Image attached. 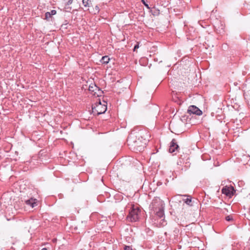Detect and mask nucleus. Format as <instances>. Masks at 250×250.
<instances>
[{
  "label": "nucleus",
  "instance_id": "6e6552de",
  "mask_svg": "<svg viewBox=\"0 0 250 250\" xmlns=\"http://www.w3.org/2000/svg\"><path fill=\"white\" fill-rule=\"evenodd\" d=\"M164 208L163 203L161 202V207L158 208V210L156 211V215L159 218H162L164 215Z\"/></svg>",
  "mask_w": 250,
  "mask_h": 250
},
{
  "label": "nucleus",
  "instance_id": "f3484780",
  "mask_svg": "<svg viewBox=\"0 0 250 250\" xmlns=\"http://www.w3.org/2000/svg\"><path fill=\"white\" fill-rule=\"evenodd\" d=\"M132 138H133V136H132V135H130V136L128 137V141H131V140L132 139Z\"/></svg>",
  "mask_w": 250,
  "mask_h": 250
},
{
  "label": "nucleus",
  "instance_id": "f257e3e1",
  "mask_svg": "<svg viewBox=\"0 0 250 250\" xmlns=\"http://www.w3.org/2000/svg\"><path fill=\"white\" fill-rule=\"evenodd\" d=\"M104 104H102L100 101L96 103L92 108V113L94 115H99L104 113L107 110V106L105 104L106 103L104 101Z\"/></svg>",
  "mask_w": 250,
  "mask_h": 250
},
{
  "label": "nucleus",
  "instance_id": "2eb2a0df",
  "mask_svg": "<svg viewBox=\"0 0 250 250\" xmlns=\"http://www.w3.org/2000/svg\"><path fill=\"white\" fill-rule=\"evenodd\" d=\"M226 219L227 220V221H230L232 219V218L231 216H228L226 217Z\"/></svg>",
  "mask_w": 250,
  "mask_h": 250
},
{
  "label": "nucleus",
  "instance_id": "9b49d317",
  "mask_svg": "<svg viewBox=\"0 0 250 250\" xmlns=\"http://www.w3.org/2000/svg\"><path fill=\"white\" fill-rule=\"evenodd\" d=\"M184 201L187 205H191L190 203L191 202V199L190 197H188L186 199H184Z\"/></svg>",
  "mask_w": 250,
  "mask_h": 250
},
{
  "label": "nucleus",
  "instance_id": "7ed1b4c3",
  "mask_svg": "<svg viewBox=\"0 0 250 250\" xmlns=\"http://www.w3.org/2000/svg\"><path fill=\"white\" fill-rule=\"evenodd\" d=\"M222 193L227 196L231 197L235 192V190L232 186H225L222 189Z\"/></svg>",
  "mask_w": 250,
  "mask_h": 250
},
{
  "label": "nucleus",
  "instance_id": "39448f33",
  "mask_svg": "<svg viewBox=\"0 0 250 250\" xmlns=\"http://www.w3.org/2000/svg\"><path fill=\"white\" fill-rule=\"evenodd\" d=\"M89 90L91 92H94L93 95H97V96H99L101 93V90L95 84H91L89 85Z\"/></svg>",
  "mask_w": 250,
  "mask_h": 250
},
{
  "label": "nucleus",
  "instance_id": "20e7f679",
  "mask_svg": "<svg viewBox=\"0 0 250 250\" xmlns=\"http://www.w3.org/2000/svg\"><path fill=\"white\" fill-rule=\"evenodd\" d=\"M188 112L189 114H196L197 115H201L202 114V111L195 105L189 106Z\"/></svg>",
  "mask_w": 250,
  "mask_h": 250
},
{
  "label": "nucleus",
  "instance_id": "dca6fc26",
  "mask_svg": "<svg viewBox=\"0 0 250 250\" xmlns=\"http://www.w3.org/2000/svg\"><path fill=\"white\" fill-rule=\"evenodd\" d=\"M142 1L143 2V3L145 4V5L147 8H149V7H148V4H146L145 0H142Z\"/></svg>",
  "mask_w": 250,
  "mask_h": 250
},
{
  "label": "nucleus",
  "instance_id": "1a4fd4ad",
  "mask_svg": "<svg viewBox=\"0 0 250 250\" xmlns=\"http://www.w3.org/2000/svg\"><path fill=\"white\" fill-rule=\"evenodd\" d=\"M56 14V11L52 10L50 12H47L45 13V19H48L51 17V16L54 15Z\"/></svg>",
  "mask_w": 250,
  "mask_h": 250
},
{
  "label": "nucleus",
  "instance_id": "423d86ee",
  "mask_svg": "<svg viewBox=\"0 0 250 250\" xmlns=\"http://www.w3.org/2000/svg\"><path fill=\"white\" fill-rule=\"evenodd\" d=\"M178 147L179 146L178 145L176 144L175 140L173 139L171 142L169 148V151L170 153H173L178 149Z\"/></svg>",
  "mask_w": 250,
  "mask_h": 250
},
{
  "label": "nucleus",
  "instance_id": "aec40b11",
  "mask_svg": "<svg viewBox=\"0 0 250 250\" xmlns=\"http://www.w3.org/2000/svg\"><path fill=\"white\" fill-rule=\"evenodd\" d=\"M42 250H47V249H45V248H43V249H42Z\"/></svg>",
  "mask_w": 250,
  "mask_h": 250
},
{
  "label": "nucleus",
  "instance_id": "6ab92c4d",
  "mask_svg": "<svg viewBox=\"0 0 250 250\" xmlns=\"http://www.w3.org/2000/svg\"><path fill=\"white\" fill-rule=\"evenodd\" d=\"M73 0H68L67 1V4L69 5L72 3Z\"/></svg>",
  "mask_w": 250,
  "mask_h": 250
},
{
  "label": "nucleus",
  "instance_id": "4468645a",
  "mask_svg": "<svg viewBox=\"0 0 250 250\" xmlns=\"http://www.w3.org/2000/svg\"><path fill=\"white\" fill-rule=\"evenodd\" d=\"M139 47V44L138 43L136 45H135L134 49H133V51H135Z\"/></svg>",
  "mask_w": 250,
  "mask_h": 250
},
{
  "label": "nucleus",
  "instance_id": "f8f14e48",
  "mask_svg": "<svg viewBox=\"0 0 250 250\" xmlns=\"http://www.w3.org/2000/svg\"><path fill=\"white\" fill-rule=\"evenodd\" d=\"M84 6H87L89 4V0H82Z\"/></svg>",
  "mask_w": 250,
  "mask_h": 250
},
{
  "label": "nucleus",
  "instance_id": "ddd939ff",
  "mask_svg": "<svg viewBox=\"0 0 250 250\" xmlns=\"http://www.w3.org/2000/svg\"><path fill=\"white\" fill-rule=\"evenodd\" d=\"M124 250H131L132 249H131V248L130 246H126L125 247Z\"/></svg>",
  "mask_w": 250,
  "mask_h": 250
},
{
  "label": "nucleus",
  "instance_id": "a211bd4d",
  "mask_svg": "<svg viewBox=\"0 0 250 250\" xmlns=\"http://www.w3.org/2000/svg\"><path fill=\"white\" fill-rule=\"evenodd\" d=\"M170 126L171 127H173L174 126V122H170Z\"/></svg>",
  "mask_w": 250,
  "mask_h": 250
},
{
  "label": "nucleus",
  "instance_id": "f03ea898",
  "mask_svg": "<svg viewBox=\"0 0 250 250\" xmlns=\"http://www.w3.org/2000/svg\"><path fill=\"white\" fill-rule=\"evenodd\" d=\"M140 209L134 205L131 207V209L129 212V214L127 217L128 220L131 222H135L139 219Z\"/></svg>",
  "mask_w": 250,
  "mask_h": 250
},
{
  "label": "nucleus",
  "instance_id": "9d476101",
  "mask_svg": "<svg viewBox=\"0 0 250 250\" xmlns=\"http://www.w3.org/2000/svg\"><path fill=\"white\" fill-rule=\"evenodd\" d=\"M109 58L108 56H105L102 57L101 62L103 63L107 64L109 62Z\"/></svg>",
  "mask_w": 250,
  "mask_h": 250
},
{
  "label": "nucleus",
  "instance_id": "0eeeda50",
  "mask_svg": "<svg viewBox=\"0 0 250 250\" xmlns=\"http://www.w3.org/2000/svg\"><path fill=\"white\" fill-rule=\"evenodd\" d=\"M25 202L27 205L31 206L32 208L37 206V200L34 198H31L29 200L25 201Z\"/></svg>",
  "mask_w": 250,
  "mask_h": 250
}]
</instances>
